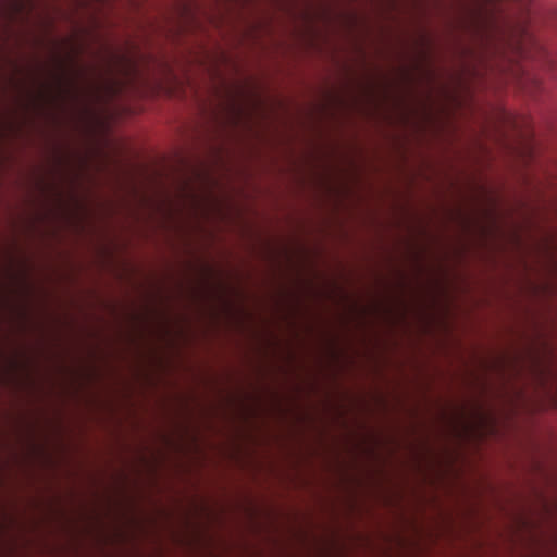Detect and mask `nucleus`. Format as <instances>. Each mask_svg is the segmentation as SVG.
<instances>
[{
    "label": "nucleus",
    "mask_w": 557,
    "mask_h": 557,
    "mask_svg": "<svg viewBox=\"0 0 557 557\" xmlns=\"http://www.w3.org/2000/svg\"><path fill=\"white\" fill-rule=\"evenodd\" d=\"M512 38L515 39L518 48L522 49L524 41L531 39L529 32V21L523 20L515 24L512 29Z\"/></svg>",
    "instance_id": "f257e3e1"
},
{
    "label": "nucleus",
    "mask_w": 557,
    "mask_h": 557,
    "mask_svg": "<svg viewBox=\"0 0 557 557\" xmlns=\"http://www.w3.org/2000/svg\"><path fill=\"white\" fill-rule=\"evenodd\" d=\"M513 27H515V25H509L508 26L509 29H505V33H509V34H505L506 36H508V40H512V41H515V39L512 38Z\"/></svg>",
    "instance_id": "f03ea898"
}]
</instances>
